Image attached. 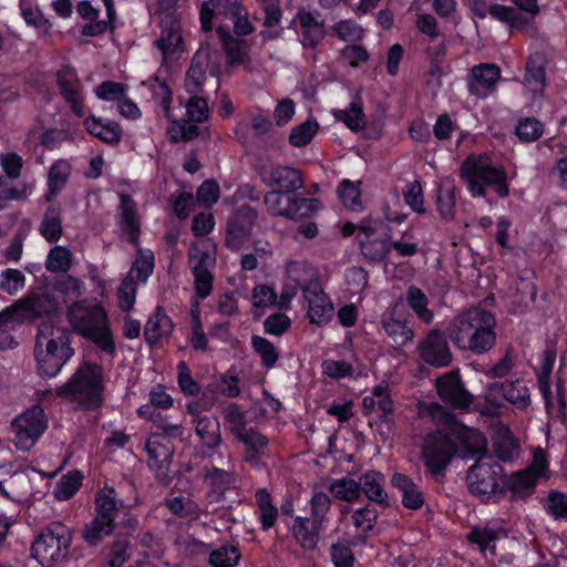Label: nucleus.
<instances>
[{"label": "nucleus", "instance_id": "obj_1", "mask_svg": "<svg viewBox=\"0 0 567 567\" xmlns=\"http://www.w3.org/2000/svg\"><path fill=\"white\" fill-rule=\"evenodd\" d=\"M495 328V316L484 308L475 307L455 316L446 328V334L460 350L480 355L496 344Z\"/></svg>", "mask_w": 567, "mask_h": 567}, {"label": "nucleus", "instance_id": "obj_2", "mask_svg": "<svg viewBox=\"0 0 567 567\" xmlns=\"http://www.w3.org/2000/svg\"><path fill=\"white\" fill-rule=\"evenodd\" d=\"M74 354L70 333L51 319L38 324L34 344V359L38 372L43 378H52Z\"/></svg>", "mask_w": 567, "mask_h": 567}, {"label": "nucleus", "instance_id": "obj_3", "mask_svg": "<svg viewBox=\"0 0 567 567\" xmlns=\"http://www.w3.org/2000/svg\"><path fill=\"white\" fill-rule=\"evenodd\" d=\"M68 320L79 336L92 341L105 354H115L107 313L100 303L86 300L73 302L68 308Z\"/></svg>", "mask_w": 567, "mask_h": 567}, {"label": "nucleus", "instance_id": "obj_4", "mask_svg": "<svg viewBox=\"0 0 567 567\" xmlns=\"http://www.w3.org/2000/svg\"><path fill=\"white\" fill-rule=\"evenodd\" d=\"M103 382L102 367L96 363L84 362L56 392L60 396L69 398L85 410H92L99 408L103 402Z\"/></svg>", "mask_w": 567, "mask_h": 567}, {"label": "nucleus", "instance_id": "obj_5", "mask_svg": "<svg viewBox=\"0 0 567 567\" xmlns=\"http://www.w3.org/2000/svg\"><path fill=\"white\" fill-rule=\"evenodd\" d=\"M461 177L474 197H484L486 187H495L501 197H506L509 193L505 172L495 166L486 154L468 156L461 166Z\"/></svg>", "mask_w": 567, "mask_h": 567}, {"label": "nucleus", "instance_id": "obj_6", "mask_svg": "<svg viewBox=\"0 0 567 567\" xmlns=\"http://www.w3.org/2000/svg\"><path fill=\"white\" fill-rule=\"evenodd\" d=\"M71 530L54 522L43 528L31 546V556L43 567H51L63 560L70 550Z\"/></svg>", "mask_w": 567, "mask_h": 567}, {"label": "nucleus", "instance_id": "obj_7", "mask_svg": "<svg viewBox=\"0 0 567 567\" xmlns=\"http://www.w3.org/2000/svg\"><path fill=\"white\" fill-rule=\"evenodd\" d=\"M116 495L115 489L110 486L96 493V515L83 532V538L89 545L96 546L103 537L113 533L115 519L123 508V502L117 499Z\"/></svg>", "mask_w": 567, "mask_h": 567}, {"label": "nucleus", "instance_id": "obj_8", "mask_svg": "<svg viewBox=\"0 0 567 567\" xmlns=\"http://www.w3.org/2000/svg\"><path fill=\"white\" fill-rule=\"evenodd\" d=\"M264 204L271 216H281L289 219L310 217L321 208V203L317 198L299 197L275 189L265 195Z\"/></svg>", "mask_w": 567, "mask_h": 567}, {"label": "nucleus", "instance_id": "obj_9", "mask_svg": "<svg viewBox=\"0 0 567 567\" xmlns=\"http://www.w3.org/2000/svg\"><path fill=\"white\" fill-rule=\"evenodd\" d=\"M456 453L455 443L442 430L424 439L421 458L426 471L434 477L443 476Z\"/></svg>", "mask_w": 567, "mask_h": 567}, {"label": "nucleus", "instance_id": "obj_10", "mask_svg": "<svg viewBox=\"0 0 567 567\" xmlns=\"http://www.w3.org/2000/svg\"><path fill=\"white\" fill-rule=\"evenodd\" d=\"M503 467L489 457H480L466 475L471 493L482 502H488L499 491L498 480Z\"/></svg>", "mask_w": 567, "mask_h": 567}, {"label": "nucleus", "instance_id": "obj_11", "mask_svg": "<svg viewBox=\"0 0 567 567\" xmlns=\"http://www.w3.org/2000/svg\"><path fill=\"white\" fill-rule=\"evenodd\" d=\"M480 18H485L486 11L491 16L513 28H520L527 24L539 11L537 2H509L502 4L494 2L487 7V2H474L472 9Z\"/></svg>", "mask_w": 567, "mask_h": 567}, {"label": "nucleus", "instance_id": "obj_12", "mask_svg": "<svg viewBox=\"0 0 567 567\" xmlns=\"http://www.w3.org/2000/svg\"><path fill=\"white\" fill-rule=\"evenodd\" d=\"M391 234L388 224L383 221H369L359 226L357 240L363 256L371 261H381L391 251Z\"/></svg>", "mask_w": 567, "mask_h": 567}, {"label": "nucleus", "instance_id": "obj_13", "mask_svg": "<svg viewBox=\"0 0 567 567\" xmlns=\"http://www.w3.org/2000/svg\"><path fill=\"white\" fill-rule=\"evenodd\" d=\"M48 423L41 406L33 405L12 421L14 444L21 451H29L43 434Z\"/></svg>", "mask_w": 567, "mask_h": 567}, {"label": "nucleus", "instance_id": "obj_14", "mask_svg": "<svg viewBox=\"0 0 567 567\" xmlns=\"http://www.w3.org/2000/svg\"><path fill=\"white\" fill-rule=\"evenodd\" d=\"M159 27L162 32L155 45L162 52L163 61L166 63L178 59L184 50L179 16L175 10L167 8L161 13Z\"/></svg>", "mask_w": 567, "mask_h": 567}, {"label": "nucleus", "instance_id": "obj_15", "mask_svg": "<svg viewBox=\"0 0 567 567\" xmlns=\"http://www.w3.org/2000/svg\"><path fill=\"white\" fill-rule=\"evenodd\" d=\"M257 219V212L248 206H239L227 218L225 245L238 250L250 238Z\"/></svg>", "mask_w": 567, "mask_h": 567}, {"label": "nucleus", "instance_id": "obj_16", "mask_svg": "<svg viewBox=\"0 0 567 567\" xmlns=\"http://www.w3.org/2000/svg\"><path fill=\"white\" fill-rule=\"evenodd\" d=\"M416 349L420 358L432 367H447L453 360L446 337L437 329L430 330Z\"/></svg>", "mask_w": 567, "mask_h": 567}, {"label": "nucleus", "instance_id": "obj_17", "mask_svg": "<svg viewBox=\"0 0 567 567\" xmlns=\"http://www.w3.org/2000/svg\"><path fill=\"white\" fill-rule=\"evenodd\" d=\"M261 181L270 187H277L279 192L293 194L303 187L301 172L291 166L271 165L260 171Z\"/></svg>", "mask_w": 567, "mask_h": 567}, {"label": "nucleus", "instance_id": "obj_18", "mask_svg": "<svg viewBox=\"0 0 567 567\" xmlns=\"http://www.w3.org/2000/svg\"><path fill=\"white\" fill-rule=\"evenodd\" d=\"M303 298L308 303V317L311 323L323 326L334 313L333 305L324 293L320 282H313L305 288Z\"/></svg>", "mask_w": 567, "mask_h": 567}, {"label": "nucleus", "instance_id": "obj_19", "mask_svg": "<svg viewBox=\"0 0 567 567\" xmlns=\"http://www.w3.org/2000/svg\"><path fill=\"white\" fill-rule=\"evenodd\" d=\"M439 396L458 409H466L473 401V395L465 390L458 372H447L436 379Z\"/></svg>", "mask_w": 567, "mask_h": 567}, {"label": "nucleus", "instance_id": "obj_20", "mask_svg": "<svg viewBox=\"0 0 567 567\" xmlns=\"http://www.w3.org/2000/svg\"><path fill=\"white\" fill-rule=\"evenodd\" d=\"M13 308L20 316L27 319H35L42 315L48 316L45 320L51 319L54 323L52 315L58 309V302L53 296L45 291L32 292L25 298L19 300Z\"/></svg>", "mask_w": 567, "mask_h": 567}, {"label": "nucleus", "instance_id": "obj_21", "mask_svg": "<svg viewBox=\"0 0 567 567\" xmlns=\"http://www.w3.org/2000/svg\"><path fill=\"white\" fill-rule=\"evenodd\" d=\"M487 400L497 403L503 398L517 409H526L530 404L529 390L522 380L495 382L488 386Z\"/></svg>", "mask_w": 567, "mask_h": 567}, {"label": "nucleus", "instance_id": "obj_22", "mask_svg": "<svg viewBox=\"0 0 567 567\" xmlns=\"http://www.w3.org/2000/svg\"><path fill=\"white\" fill-rule=\"evenodd\" d=\"M117 225L127 241L136 246L141 234V219L137 214V204L131 195L120 193Z\"/></svg>", "mask_w": 567, "mask_h": 567}, {"label": "nucleus", "instance_id": "obj_23", "mask_svg": "<svg viewBox=\"0 0 567 567\" xmlns=\"http://www.w3.org/2000/svg\"><path fill=\"white\" fill-rule=\"evenodd\" d=\"M148 467L155 472L156 477L164 483L168 482L173 450L161 441L159 434H153L145 445Z\"/></svg>", "mask_w": 567, "mask_h": 567}, {"label": "nucleus", "instance_id": "obj_24", "mask_svg": "<svg viewBox=\"0 0 567 567\" xmlns=\"http://www.w3.org/2000/svg\"><path fill=\"white\" fill-rule=\"evenodd\" d=\"M546 468L543 460H535L534 464L523 472L513 474L507 480V487L515 499H525L535 491L539 476Z\"/></svg>", "mask_w": 567, "mask_h": 567}, {"label": "nucleus", "instance_id": "obj_25", "mask_svg": "<svg viewBox=\"0 0 567 567\" xmlns=\"http://www.w3.org/2000/svg\"><path fill=\"white\" fill-rule=\"evenodd\" d=\"M501 78V69L491 63H482L473 66L468 78L467 87L472 95L486 97L494 91Z\"/></svg>", "mask_w": 567, "mask_h": 567}, {"label": "nucleus", "instance_id": "obj_26", "mask_svg": "<svg viewBox=\"0 0 567 567\" xmlns=\"http://www.w3.org/2000/svg\"><path fill=\"white\" fill-rule=\"evenodd\" d=\"M58 85L61 95L70 105L72 112L82 117L84 109L82 103V85L74 70L65 68L58 73Z\"/></svg>", "mask_w": 567, "mask_h": 567}, {"label": "nucleus", "instance_id": "obj_27", "mask_svg": "<svg viewBox=\"0 0 567 567\" xmlns=\"http://www.w3.org/2000/svg\"><path fill=\"white\" fill-rule=\"evenodd\" d=\"M381 326L395 346H405L414 338L413 327L409 321L396 318L394 309L382 315Z\"/></svg>", "mask_w": 567, "mask_h": 567}, {"label": "nucleus", "instance_id": "obj_28", "mask_svg": "<svg viewBox=\"0 0 567 567\" xmlns=\"http://www.w3.org/2000/svg\"><path fill=\"white\" fill-rule=\"evenodd\" d=\"M495 456L502 462H513L519 456V444L505 425H498L492 436Z\"/></svg>", "mask_w": 567, "mask_h": 567}, {"label": "nucleus", "instance_id": "obj_29", "mask_svg": "<svg viewBox=\"0 0 567 567\" xmlns=\"http://www.w3.org/2000/svg\"><path fill=\"white\" fill-rule=\"evenodd\" d=\"M546 65L545 54L535 52L528 56L523 84L534 94L543 92L546 80Z\"/></svg>", "mask_w": 567, "mask_h": 567}, {"label": "nucleus", "instance_id": "obj_30", "mask_svg": "<svg viewBox=\"0 0 567 567\" xmlns=\"http://www.w3.org/2000/svg\"><path fill=\"white\" fill-rule=\"evenodd\" d=\"M392 485L401 493L402 504L409 509H419L424 504V496L419 485L408 475L395 473L391 480Z\"/></svg>", "mask_w": 567, "mask_h": 567}, {"label": "nucleus", "instance_id": "obj_31", "mask_svg": "<svg viewBox=\"0 0 567 567\" xmlns=\"http://www.w3.org/2000/svg\"><path fill=\"white\" fill-rule=\"evenodd\" d=\"M245 445L244 460L252 466L260 464L261 457L266 453L268 446V439L259 431L249 427L248 432H245L237 439Z\"/></svg>", "mask_w": 567, "mask_h": 567}, {"label": "nucleus", "instance_id": "obj_32", "mask_svg": "<svg viewBox=\"0 0 567 567\" xmlns=\"http://www.w3.org/2000/svg\"><path fill=\"white\" fill-rule=\"evenodd\" d=\"M188 262L192 272L212 271L216 264V248L208 241L192 245Z\"/></svg>", "mask_w": 567, "mask_h": 567}, {"label": "nucleus", "instance_id": "obj_33", "mask_svg": "<svg viewBox=\"0 0 567 567\" xmlns=\"http://www.w3.org/2000/svg\"><path fill=\"white\" fill-rule=\"evenodd\" d=\"M321 529L322 525L311 518L298 516L295 518L292 534L303 549L311 550L319 542Z\"/></svg>", "mask_w": 567, "mask_h": 567}, {"label": "nucleus", "instance_id": "obj_34", "mask_svg": "<svg viewBox=\"0 0 567 567\" xmlns=\"http://www.w3.org/2000/svg\"><path fill=\"white\" fill-rule=\"evenodd\" d=\"M193 422L195 424V433L204 447L214 450L220 446L223 439L220 424L216 417L203 416L195 419Z\"/></svg>", "mask_w": 567, "mask_h": 567}, {"label": "nucleus", "instance_id": "obj_35", "mask_svg": "<svg viewBox=\"0 0 567 567\" xmlns=\"http://www.w3.org/2000/svg\"><path fill=\"white\" fill-rule=\"evenodd\" d=\"M173 322L171 318L157 307L153 315L150 316L144 328L145 340L153 344L162 338L168 337L173 331Z\"/></svg>", "mask_w": 567, "mask_h": 567}, {"label": "nucleus", "instance_id": "obj_36", "mask_svg": "<svg viewBox=\"0 0 567 567\" xmlns=\"http://www.w3.org/2000/svg\"><path fill=\"white\" fill-rule=\"evenodd\" d=\"M86 131L107 144H116L122 136V130L117 123H102L100 118L90 116L84 122Z\"/></svg>", "mask_w": 567, "mask_h": 567}, {"label": "nucleus", "instance_id": "obj_37", "mask_svg": "<svg viewBox=\"0 0 567 567\" xmlns=\"http://www.w3.org/2000/svg\"><path fill=\"white\" fill-rule=\"evenodd\" d=\"M332 115L337 121L342 122L351 131L362 130L367 124L360 96H355L354 101H352L347 109L332 110Z\"/></svg>", "mask_w": 567, "mask_h": 567}, {"label": "nucleus", "instance_id": "obj_38", "mask_svg": "<svg viewBox=\"0 0 567 567\" xmlns=\"http://www.w3.org/2000/svg\"><path fill=\"white\" fill-rule=\"evenodd\" d=\"M360 493L363 492L365 496L373 502L384 504L386 503V493L383 488L384 476L374 471L367 472L359 477Z\"/></svg>", "mask_w": 567, "mask_h": 567}, {"label": "nucleus", "instance_id": "obj_39", "mask_svg": "<svg viewBox=\"0 0 567 567\" xmlns=\"http://www.w3.org/2000/svg\"><path fill=\"white\" fill-rule=\"evenodd\" d=\"M39 231L49 243H56L61 238L62 218L59 205H50L47 208Z\"/></svg>", "mask_w": 567, "mask_h": 567}, {"label": "nucleus", "instance_id": "obj_40", "mask_svg": "<svg viewBox=\"0 0 567 567\" xmlns=\"http://www.w3.org/2000/svg\"><path fill=\"white\" fill-rule=\"evenodd\" d=\"M427 296L417 287L410 286L406 290V303L415 313L417 319L430 324L434 319L433 311L429 308Z\"/></svg>", "mask_w": 567, "mask_h": 567}, {"label": "nucleus", "instance_id": "obj_41", "mask_svg": "<svg viewBox=\"0 0 567 567\" xmlns=\"http://www.w3.org/2000/svg\"><path fill=\"white\" fill-rule=\"evenodd\" d=\"M208 59L205 53L196 52L185 79V87L190 93L198 92L206 81Z\"/></svg>", "mask_w": 567, "mask_h": 567}, {"label": "nucleus", "instance_id": "obj_42", "mask_svg": "<svg viewBox=\"0 0 567 567\" xmlns=\"http://www.w3.org/2000/svg\"><path fill=\"white\" fill-rule=\"evenodd\" d=\"M22 321L20 313L13 307L0 312V350L12 348L17 344L12 331Z\"/></svg>", "mask_w": 567, "mask_h": 567}, {"label": "nucleus", "instance_id": "obj_43", "mask_svg": "<svg viewBox=\"0 0 567 567\" xmlns=\"http://www.w3.org/2000/svg\"><path fill=\"white\" fill-rule=\"evenodd\" d=\"M286 272L289 279H291L296 285H298L302 292H305V288L309 287L313 282H319L315 268H312L305 260H292L287 264Z\"/></svg>", "mask_w": 567, "mask_h": 567}, {"label": "nucleus", "instance_id": "obj_44", "mask_svg": "<svg viewBox=\"0 0 567 567\" xmlns=\"http://www.w3.org/2000/svg\"><path fill=\"white\" fill-rule=\"evenodd\" d=\"M209 2H203L200 9V23L204 31L213 30V21L218 22V25H223L225 20L230 19L231 4H208Z\"/></svg>", "mask_w": 567, "mask_h": 567}, {"label": "nucleus", "instance_id": "obj_45", "mask_svg": "<svg viewBox=\"0 0 567 567\" xmlns=\"http://www.w3.org/2000/svg\"><path fill=\"white\" fill-rule=\"evenodd\" d=\"M71 173L70 164L66 161L55 162L49 172V192L45 195L47 200H52L64 187Z\"/></svg>", "mask_w": 567, "mask_h": 567}, {"label": "nucleus", "instance_id": "obj_46", "mask_svg": "<svg viewBox=\"0 0 567 567\" xmlns=\"http://www.w3.org/2000/svg\"><path fill=\"white\" fill-rule=\"evenodd\" d=\"M217 33L231 64L243 63L245 60V51L243 49V41L234 39L227 27L218 25Z\"/></svg>", "mask_w": 567, "mask_h": 567}, {"label": "nucleus", "instance_id": "obj_47", "mask_svg": "<svg viewBox=\"0 0 567 567\" xmlns=\"http://www.w3.org/2000/svg\"><path fill=\"white\" fill-rule=\"evenodd\" d=\"M437 210L442 218L452 220L455 214V189L447 183H442L437 188Z\"/></svg>", "mask_w": 567, "mask_h": 567}, {"label": "nucleus", "instance_id": "obj_48", "mask_svg": "<svg viewBox=\"0 0 567 567\" xmlns=\"http://www.w3.org/2000/svg\"><path fill=\"white\" fill-rule=\"evenodd\" d=\"M71 262L72 252L66 247L55 246L49 251L45 268L50 272H66Z\"/></svg>", "mask_w": 567, "mask_h": 567}, {"label": "nucleus", "instance_id": "obj_49", "mask_svg": "<svg viewBox=\"0 0 567 567\" xmlns=\"http://www.w3.org/2000/svg\"><path fill=\"white\" fill-rule=\"evenodd\" d=\"M319 125L316 120L309 118L295 126L289 135V143L295 147L308 145L317 134Z\"/></svg>", "mask_w": 567, "mask_h": 567}, {"label": "nucleus", "instance_id": "obj_50", "mask_svg": "<svg viewBox=\"0 0 567 567\" xmlns=\"http://www.w3.org/2000/svg\"><path fill=\"white\" fill-rule=\"evenodd\" d=\"M331 494L339 499L353 502L360 497V484L352 478H339L329 486Z\"/></svg>", "mask_w": 567, "mask_h": 567}, {"label": "nucleus", "instance_id": "obj_51", "mask_svg": "<svg viewBox=\"0 0 567 567\" xmlns=\"http://www.w3.org/2000/svg\"><path fill=\"white\" fill-rule=\"evenodd\" d=\"M251 346L261 359L264 367L274 368L279 359V352L272 342L260 336L251 337Z\"/></svg>", "mask_w": 567, "mask_h": 567}, {"label": "nucleus", "instance_id": "obj_52", "mask_svg": "<svg viewBox=\"0 0 567 567\" xmlns=\"http://www.w3.org/2000/svg\"><path fill=\"white\" fill-rule=\"evenodd\" d=\"M257 503L259 506V517L262 529L267 530L271 528L276 520L278 511L277 508L271 504L270 495L265 489H260L256 494Z\"/></svg>", "mask_w": 567, "mask_h": 567}, {"label": "nucleus", "instance_id": "obj_53", "mask_svg": "<svg viewBox=\"0 0 567 567\" xmlns=\"http://www.w3.org/2000/svg\"><path fill=\"white\" fill-rule=\"evenodd\" d=\"M498 533L489 527H475L468 534L470 542L477 544L482 553L489 551L495 555V542Z\"/></svg>", "mask_w": 567, "mask_h": 567}, {"label": "nucleus", "instance_id": "obj_54", "mask_svg": "<svg viewBox=\"0 0 567 567\" xmlns=\"http://www.w3.org/2000/svg\"><path fill=\"white\" fill-rule=\"evenodd\" d=\"M208 4H231L230 21L237 35H247L252 32L248 20V12L239 6V2H209Z\"/></svg>", "mask_w": 567, "mask_h": 567}, {"label": "nucleus", "instance_id": "obj_55", "mask_svg": "<svg viewBox=\"0 0 567 567\" xmlns=\"http://www.w3.org/2000/svg\"><path fill=\"white\" fill-rule=\"evenodd\" d=\"M225 421L229 424V430L236 439L249 431L246 415L236 403H230L225 409Z\"/></svg>", "mask_w": 567, "mask_h": 567}, {"label": "nucleus", "instance_id": "obj_56", "mask_svg": "<svg viewBox=\"0 0 567 567\" xmlns=\"http://www.w3.org/2000/svg\"><path fill=\"white\" fill-rule=\"evenodd\" d=\"M153 97L161 106L166 118L171 120V103L173 101L172 91L165 81H161L157 76L150 84Z\"/></svg>", "mask_w": 567, "mask_h": 567}, {"label": "nucleus", "instance_id": "obj_57", "mask_svg": "<svg viewBox=\"0 0 567 567\" xmlns=\"http://www.w3.org/2000/svg\"><path fill=\"white\" fill-rule=\"evenodd\" d=\"M240 558L235 546H221L212 551L209 563L213 567H234Z\"/></svg>", "mask_w": 567, "mask_h": 567}, {"label": "nucleus", "instance_id": "obj_58", "mask_svg": "<svg viewBox=\"0 0 567 567\" xmlns=\"http://www.w3.org/2000/svg\"><path fill=\"white\" fill-rule=\"evenodd\" d=\"M127 85L113 81H104L95 87V94L104 101L120 102L126 96Z\"/></svg>", "mask_w": 567, "mask_h": 567}, {"label": "nucleus", "instance_id": "obj_59", "mask_svg": "<svg viewBox=\"0 0 567 567\" xmlns=\"http://www.w3.org/2000/svg\"><path fill=\"white\" fill-rule=\"evenodd\" d=\"M154 270V256L151 251H141L137 259L131 268L128 277L133 278V274H136V279L140 282H146L148 277Z\"/></svg>", "mask_w": 567, "mask_h": 567}, {"label": "nucleus", "instance_id": "obj_60", "mask_svg": "<svg viewBox=\"0 0 567 567\" xmlns=\"http://www.w3.org/2000/svg\"><path fill=\"white\" fill-rule=\"evenodd\" d=\"M338 194L343 205L348 208L352 210H360L362 208L358 185L344 179L338 188Z\"/></svg>", "mask_w": 567, "mask_h": 567}, {"label": "nucleus", "instance_id": "obj_61", "mask_svg": "<svg viewBox=\"0 0 567 567\" xmlns=\"http://www.w3.org/2000/svg\"><path fill=\"white\" fill-rule=\"evenodd\" d=\"M82 476L80 473H69L61 478L54 494L58 499L66 501L71 498L80 488Z\"/></svg>", "mask_w": 567, "mask_h": 567}, {"label": "nucleus", "instance_id": "obj_62", "mask_svg": "<svg viewBox=\"0 0 567 567\" xmlns=\"http://www.w3.org/2000/svg\"><path fill=\"white\" fill-rule=\"evenodd\" d=\"M25 277L18 269H6L0 275V289L9 295L17 293L24 287Z\"/></svg>", "mask_w": 567, "mask_h": 567}, {"label": "nucleus", "instance_id": "obj_63", "mask_svg": "<svg viewBox=\"0 0 567 567\" xmlns=\"http://www.w3.org/2000/svg\"><path fill=\"white\" fill-rule=\"evenodd\" d=\"M333 32L344 42H358L363 38V29L352 20H342L334 24Z\"/></svg>", "mask_w": 567, "mask_h": 567}, {"label": "nucleus", "instance_id": "obj_64", "mask_svg": "<svg viewBox=\"0 0 567 567\" xmlns=\"http://www.w3.org/2000/svg\"><path fill=\"white\" fill-rule=\"evenodd\" d=\"M460 437L472 455L481 454L486 451V439L480 431L465 429L460 434Z\"/></svg>", "mask_w": 567, "mask_h": 567}]
</instances>
